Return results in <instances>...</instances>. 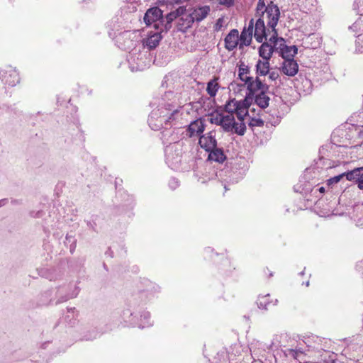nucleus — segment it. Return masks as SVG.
<instances>
[{
  "mask_svg": "<svg viewBox=\"0 0 363 363\" xmlns=\"http://www.w3.org/2000/svg\"><path fill=\"white\" fill-rule=\"evenodd\" d=\"M257 12L262 11L260 17L255 25L254 37L259 43L264 39H268L275 45L280 42V45L284 43V39L278 38L276 30L278 21L280 16V11L277 5L272 1L265 6L264 0H259L257 6Z\"/></svg>",
  "mask_w": 363,
  "mask_h": 363,
  "instance_id": "nucleus-1",
  "label": "nucleus"
},
{
  "mask_svg": "<svg viewBox=\"0 0 363 363\" xmlns=\"http://www.w3.org/2000/svg\"><path fill=\"white\" fill-rule=\"evenodd\" d=\"M232 113L228 114L214 111L208 115V120L212 124L220 125L226 132H231L240 135H244L246 127L244 123L245 119L235 118Z\"/></svg>",
  "mask_w": 363,
  "mask_h": 363,
  "instance_id": "nucleus-2",
  "label": "nucleus"
},
{
  "mask_svg": "<svg viewBox=\"0 0 363 363\" xmlns=\"http://www.w3.org/2000/svg\"><path fill=\"white\" fill-rule=\"evenodd\" d=\"M250 106L247 99L243 101H237L235 99L229 100L224 106V111L222 113H232L235 115L238 119H245L248 114V108Z\"/></svg>",
  "mask_w": 363,
  "mask_h": 363,
  "instance_id": "nucleus-3",
  "label": "nucleus"
},
{
  "mask_svg": "<svg viewBox=\"0 0 363 363\" xmlns=\"http://www.w3.org/2000/svg\"><path fill=\"white\" fill-rule=\"evenodd\" d=\"M244 84L246 86L247 90L248 91L246 97L247 101L249 99H252L253 96L262 91H268L269 90V86L263 83L259 77H256L255 78L252 77L250 81L245 82Z\"/></svg>",
  "mask_w": 363,
  "mask_h": 363,
  "instance_id": "nucleus-4",
  "label": "nucleus"
},
{
  "mask_svg": "<svg viewBox=\"0 0 363 363\" xmlns=\"http://www.w3.org/2000/svg\"><path fill=\"white\" fill-rule=\"evenodd\" d=\"M199 144L201 148L204 149L207 152L214 149L217 146L216 132L210 131L201 135L199 138Z\"/></svg>",
  "mask_w": 363,
  "mask_h": 363,
  "instance_id": "nucleus-5",
  "label": "nucleus"
},
{
  "mask_svg": "<svg viewBox=\"0 0 363 363\" xmlns=\"http://www.w3.org/2000/svg\"><path fill=\"white\" fill-rule=\"evenodd\" d=\"M254 30V21L251 19L249 22L247 28H244L241 34L239 35L240 48L247 46L250 44L252 38Z\"/></svg>",
  "mask_w": 363,
  "mask_h": 363,
  "instance_id": "nucleus-6",
  "label": "nucleus"
},
{
  "mask_svg": "<svg viewBox=\"0 0 363 363\" xmlns=\"http://www.w3.org/2000/svg\"><path fill=\"white\" fill-rule=\"evenodd\" d=\"M225 48L228 51H232L240 46L239 32L237 29L231 30L225 38Z\"/></svg>",
  "mask_w": 363,
  "mask_h": 363,
  "instance_id": "nucleus-7",
  "label": "nucleus"
},
{
  "mask_svg": "<svg viewBox=\"0 0 363 363\" xmlns=\"http://www.w3.org/2000/svg\"><path fill=\"white\" fill-rule=\"evenodd\" d=\"M2 81L10 86H14L19 82V75L15 69L8 68L1 73Z\"/></svg>",
  "mask_w": 363,
  "mask_h": 363,
  "instance_id": "nucleus-8",
  "label": "nucleus"
},
{
  "mask_svg": "<svg viewBox=\"0 0 363 363\" xmlns=\"http://www.w3.org/2000/svg\"><path fill=\"white\" fill-rule=\"evenodd\" d=\"M346 179L357 184L359 189L363 190V167L355 168L346 174Z\"/></svg>",
  "mask_w": 363,
  "mask_h": 363,
  "instance_id": "nucleus-9",
  "label": "nucleus"
},
{
  "mask_svg": "<svg viewBox=\"0 0 363 363\" xmlns=\"http://www.w3.org/2000/svg\"><path fill=\"white\" fill-rule=\"evenodd\" d=\"M266 40H268V42L263 43L259 47V55L262 60H269L272 56L274 48H276L279 44L275 45L268 39Z\"/></svg>",
  "mask_w": 363,
  "mask_h": 363,
  "instance_id": "nucleus-10",
  "label": "nucleus"
},
{
  "mask_svg": "<svg viewBox=\"0 0 363 363\" xmlns=\"http://www.w3.org/2000/svg\"><path fill=\"white\" fill-rule=\"evenodd\" d=\"M282 72L289 77L295 76L298 71V65L294 59L284 60L281 65Z\"/></svg>",
  "mask_w": 363,
  "mask_h": 363,
  "instance_id": "nucleus-11",
  "label": "nucleus"
},
{
  "mask_svg": "<svg viewBox=\"0 0 363 363\" xmlns=\"http://www.w3.org/2000/svg\"><path fill=\"white\" fill-rule=\"evenodd\" d=\"M162 17V11L158 7L149 9L145 14L144 21L150 26L152 23L160 21Z\"/></svg>",
  "mask_w": 363,
  "mask_h": 363,
  "instance_id": "nucleus-12",
  "label": "nucleus"
},
{
  "mask_svg": "<svg viewBox=\"0 0 363 363\" xmlns=\"http://www.w3.org/2000/svg\"><path fill=\"white\" fill-rule=\"evenodd\" d=\"M277 303V299L272 298L269 294L259 295L257 301L258 306L266 310L272 306H275Z\"/></svg>",
  "mask_w": 363,
  "mask_h": 363,
  "instance_id": "nucleus-13",
  "label": "nucleus"
},
{
  "mask_svg": "<svg viewBox=\"0 0 363 363\" xmlns=\"http://www.w3.org/2000/svg\"><path fill=\"white\" fill-rule=\"evenodd\" d=\"M194 23V21L191 13H188L178 19L177 25V29L184 33L192 26Z\"/></svg>",
  "mask_w": 363,
  "mask_h": 363,
  "instance_id": "nucleus-14",
  "label": "nucleus"
},
{
  "mask_svg": "<svg viewBox=\"0 0 363 363\" xmlns=\"http://www.w3.org/2000/svg\"><path fill=\"white\" fill-rule=\"evenodd\" d=\"M205 125L201 120H196L191 122L187 129L188 135L191 138L204 131Z\"/></svg>",
  "mask_w": 363,
  "mask_h": 363,
  "instance_id": "nucleus-15",
  "label": "nucleus"
},
{
  "mask_svg": "<svg viewBox=\"0 0 363 363\" xmlns=\"http://www.w3.org/2000/svg\"><path fill=\"white\" fill-rule=\"evenodd\" d=\"M211 11L209 6H203L194 9L191 14L194 21L200 22L203 21L208 15Z\"/></svg>",
  "mask_w": 363,
  "mask_h": 363,
  "instance_id": "nucleus-16",
  "label": "nucleus"
},
{
  "mask_svg": "<svg viewBox=\"0 0 363 363\" xmlns=\"http://www.w3.org/2000/svg\"><path fill=\"white\" fill-rule=\"evenodd\" d=\"M278 48L281 50V55L284 60L294 59V57L297 53V48L296 46H286L285 42L283 45H280V42L278 43Z\"/></svg>",
  "mask_w": 363,
  "mask_h": 363,
  "instance_id": "nucleus-17",
  "label": "nucleus"
},
{
  "mask_svg": "<svg viewBox=\"0 0 363 363\" xmlns=\"http://www.w3.org/2000/svg\"><path fill=\"white\" fill-rule=\"evenodd\" d=\"M255 68L257 77L266 76L269 71V60H258Z\"/></svg>",
  "mask_w": 363,
  "mask_h": 363,
  "instance_id": "nucleus-18",
  "label": "nucleus"
},
{
  "mask_svg": "<svg viewBox=\"0 0 363 363\" xmlns=\"http://www.w3.org/2000/svg\"><path fill=\"white\" fill-rule=\"evenodd\" d=\"M267 93V91H262L253 96L255 104L262 108H265L269 106L270 99Z\"/></svg>",
  "mask_w": 363,
  "mask_h": 363,
  "instance_id": "nucleus-19",
  "label": "nucleus"
},
{
  "mask_svg": "<svg viewBox=\"0 0 363 363\" xmlns=\"http://www.w3.org/2000/svg\"><path fill=\"white\" fill-rule=\"evenodd\" d=\"M250 70L247 65L244 62H241L238 68V78L244 82H247L251 80L252 77L250 76Z\"/></svg>",
  "mask_w": 363,
  "mask_h": 363,
  "instance_id": "nucleus-20",
  "label": "nucleus"
},
{
  "mask_svg": "<svg viewBox=\"0 0 363 363\" xmlns=\"http://www.w3.org/2000/svg\"><path fill=\"white\" fill-rule=\"evenodd\" d=\"M219 77H214L207 83L206 92L211 97H214L220 88L218 84Z\"/></svg>",
  "mask_w": 363,
  "mask_h": 363,
  "instance_id": "nucleus-21",
  "label": "nucleus"
},
{
  "mask_svg": "<svg viewBox=\"0 0 363 363\" xmlns=\"http://www.w3.org/2000/svg\"><path fill=\"white\" fill-rule=\"evenodd\" d=\"M208 152V159L210 160L221 163L225 160V155L220 148H217L216 147L214 149L211 150Z\"/></svg>",
  "mask_w": 363,
  "mask_h": 363,
  "instance_id": "nucleus-22",
  "label": "nucleus"
},
{
  "mask_svg": "<svg viewBox=\"0 0 363 363\" xmlns=\"http://www.w3.org/2000/svg\"><path fill=\"white\" fill-rule=\"evenodd\" d=\"M221 261L220 269L225 274L229 275L233 269H236V267L234 266L231 260L227 257H223Z\"/></svg>",
  "mask_w": 363,
  "mask_h": 363,
  "instance_id": "nucleus-23",
  "label": "nucleus"
},
{
  "mask_svg": "<svg viewBox=\"0 0 363 363\" xmlns=\"http://www.w3.org/2000/svg\"><path fill=\"white\" fill-rule=\"evenodd\" d=\"M162 36L160 33H154L150 35L146 40V45L149 49H154L159 45Z\"/></svg>",
  "mask_w": 363,
  "mask_h": 363,
  "instance_id": "nucleus-24",
  "label": "nucleus"
},
{
  "mask_svg": "<svg viewBox=\"0 0 363 363\" xmlns=\"http://www.w3.org/2000/svg\"><path fill=\"white\" fill-rule=\"evenodd\" d=\"M346 174L347 172H345V173H342L340 175H337V176H335V177H333L330 179H329L327 182H328V185H331L333 184H337L338 183L341 179L343 177H346Z\"/></svg>",
  "mask_w": 363,
  "mask_h": 363,
  "instance_id": "nucleus-25",
  "label": "nucleus"
},
{
  "mask_svg": "<svg viewBox=\"0 0 363 363\" xmlns=\"http://www.w3.org/2000/svg\"><path fill=\"white\" fill-rule=\"evenodd\" d=\"M249 125L252 126V127H255V126L260 127V126L264 125V121L261 118H252L249 123Z\"/></svg>",
  "mask_w": 363,
  "mask_h": 363,
  "instance_id": "nucleus-26",
  "label": "nucleus"
},
{
  "mask_svg": "<svg viewBox=\"0 0 363 363\" xmlns=\"http://www.w3.org/2000/svg\"><path fill=\"white\" fill-rule=\"evenodd\" d=\"M216 3L224 6L227 8L231 7L234 4V0H213Z\"/></svg>",
  "mask_w": 363,
  "mask_h": 363,
  "instance_id": "nucleus-27",
  "label": "nucleus"
},
{
  "mask_svg": "<svg viewBox=\"0 0 363 363\" xmlns=\"http://www.w3.org/2000/svg\"><path fill=\"white\" fill-rule=\"evenodd\" d=\"M174 12L176 13V16H177L179 18L182 17V16L188 13L186 12V6H179L176 10H174Z\"/></svg>",
  "mask_w": 363,
  "mask_h": 363,
  "instance_id": "nucleus-28",
  "label": "nucleus"
},
{
  "mask_svg": "<svg viewBox=\"0 0 363 363\" xmlns=\"http://www.w3.org/2000/svg\"><path fill=\"white\" fill-rule=\"evenodd\" d=\"M167 23H172L174 20H175L176 18H178L177 16H176V13L173 11L170 12L169 13H168L167 15Z\"/></svg>",
  "mask_w": 363,
  "mask_h": 363,
  "instance_id": "nucleus-29",
  "label": "nucleus"
},
{
  "mask_svg": "<svg viewBox=\"0 0 363 363\" xmlns=\"http://www.w3.org/2000/svg\"><path fill=\"white\" fill-rule=\"evenodd\" d=\"M267 74H269V79H271L272 81L277 80L279 77V73L276 71H269V73Z\"/></svg>",
  "mask_w": 363,
  "mask_h": 363,
  "instance_id": "nucleus-30",
  "label": "nucleus"
},
{
  "mask_svg": "<svg viewBox=\"0 0 363 363\" xmlns=\"http://www.w3.org/2000/svg\"><path fill=\"white\" fill-rule=\"evenodd\" d=\"M263 276L266 278H269L273 276V272L270 270L268 267H264L262 269Z\"/></svg>",
  "mask_w": 363,
  "mask_h": 363,
  "instance_id": "nucleus-31",
  "label": "nucleus"
},
{
  "mask_svg": "<svg viewBox=\"0 0 363 363\" xmlns=\"http://www.w3.org/2000/svg\"><path fill=\"white\" fill-rule=\"evenodd\" d=\"M289 352L293 354V355L296 357L297 354V352L294 350H289Z\"/></svg>",
  "mask_w": 363,
  "mask_h": 363,
  "instance_id": "nucleus-32",
  "label": "nucleus"
},
{
  "mask_svg": "<svg viewBox=\"0 0 363 363\" xmlns=\"http://www.w3.org/2000/svg\"><path fill=\"white\" fill-rule=\"evenodd\" d=\"M318 191L320 192V193H325V188L323 186H321L319 188Z\"/></svg>",
  "mask_w": 363,
  "mask_h": 363,
  "instance_id": "nucleus-33",
  "label": "nucleus"
}]
</instances>
